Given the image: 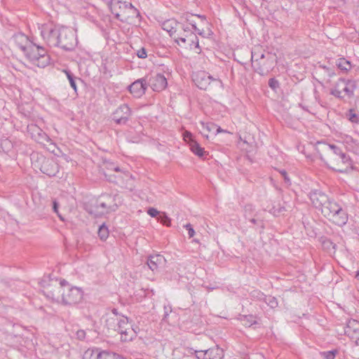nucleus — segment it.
Segmentation results:
<instances>
[{
	"label": "nucleus",
	"mask_w": 359,
	"mask_h": 359,
	"mask_svg": "<svg viewBox=\"0 0 359 359\" xmlns=\"http://www.w3.org/2000/svg\"><path fill=\"white\" fill-rule=\"evenodd\" d=\"M147 85L151 88L154 91L160 92L164 90L167 85V79L162 74H156L147 77Z\"/></svg>",
	"instance_id": "14"
},
{
	"label": "nucleus",
	"mask_w": 359,
	"mask_h": 359,
	"mask_svg": "<svg viewBox=\"0 0 359 359\" xmlns=\"http://www.w3.org/2000/svg\"><path fill=\"white\" fill-rule=\"evenodd\" d=\"M355 344L359 346V337L355 341Z\"/></svg>",
	"instance_id": "63"
},
{
	"label": "nucleus",
	"mask_w": 359,
	"mask_h": 359,
	"mask_svg": "<svg viewBox=\"0 0 359 359\" xmlns=\"http://www.w3.org/2000/svg\"><path fill=\"white\" fill-rule=\"evenodd\" d=\"M346 147L352 150H359V142L351 136H346L344 140Z\"/></svg>",
	"instance_id": "32"
},
{
	"label": "nucleus",
	"mask_w": 359,
	"mask_h": 359,
	"mask_svg": "<svg viewBox=\"0 0 359 359\" xmlns=\"http://www.w3.org/2000/svg\"><path fill=\"white\" fill-rule=\"evenodd\" d=\"M192 29L194 30V32H196L195 34H198L201 36H203L204 37V31L203 29H198L197 27H196V25L195 24H193L192 25Z\"/></svg>",
	"instance_id": "54"
},
{
	"label": "nucleus",
	"mask_w": 359,
	"mask_h": 359,
	"mask_svg": "<svg viewBox=\"0 0 359 359\" xmlns=\"http://www.w3.org/2000/svg\"><path fill=\"white\" fill-rule=\"evenodd\" d=\"M63 72L66 74L71 87L74 89V92H77V86L76 83V80L77 78L74 75V74L69 69H64Z\"/></svg>",
	"instance_id": "31"
},
{
	"label": "nucleus",
	"mask_w": 359,
	"mask_h": 359,
	"mask_svg": "<svg viewBox=\"0 0 359 359\" xmlns=\"http://www.w3.org/2000/svg\"><path fill=\"white\" fill-rule=\"evenodd\" d=\"M75 336L77 339L83 341L86 336V331L84 330H78L75 332Z\"/></svg>",
	"instance_id": "46"
},
{
	"label": "nucleus",
	"mask_w": 359,
	"mask_h": 359,
	"mask_svg": "<svg viewBox=\"0 0 359 359\" xmlns=\"http://www.w3.org/2000/svg\"><path fill=\"white\" fill-rule=\"evenodd\" d=\"M276 62V55L271 53H262L260 55L252 53V67L261 76L267 75L273 69Z\"/></svg>",
	"instance_id": "3"
},
{
	"label": "nucleus",
	"mask_w": 359,
	"mask_h": 359,
	"mask_svg": "<svg viewBox=\"0 0 359 359\" xmlns=\"http://www.w3.org/2000/svg\"><path fill=\"white\" fill-rule=\"evenodd\" d=\"M158 221L165 226H170L171 225V219L165 212L159 215Z\"/></svg>",
	"instance_id": "40"
},
{
	"label": "nucleus",
	"mask_w": 359,
	"mask_h": 359,
	"mask_svg": "<svg viewBox=\"0 0 359 359\" xmlns=\"http://www.w3.org/2000/svg\"><path fill=\"white\" fill-rule=\"evenodd\" d=\"M61 32V27L53 25H46L42 27L41 35L50 47H56L58 42L59 34Z\"/></svg>",
	"instance_id": "7"
},
{
	"label": "nucleus",
	"mask_w": 359,
	"mask_h": 359,
	"mask_svg": "<svg viewBox=\"0 0 359 359\" xmlns=\"http://www.w3.org/2000/svg\"><path fill=\"white\" fill-rule=\"evenodd\" d=\"M97 233L100 240L103 241L107 240L109 236V231L105 224H102L99 226Z\"/></svg>",
	"instance_id": "33"
},
{
	"label": "nucleus",
	"mask_w": 359,
	"mask_h": 359,
	"mask_svg": "<svg viewBox=\"0 0 359 359\" xmlns=\"http://www.w3.org/2000/svg\"><path fill=\"white\" fill-rule=\"evenodd\" d=\"M83 292L77 287H69L63 289L62 294V302L65 305H75L79 304L83 299Z\"/></svg>",
	"instance_id": "8"
},
{
	"label": "nucleus",
	"mask_w": 359,
	"mask_h": 359,
	"mask_svg": "<svg viewBox=\"0 0 359 359\" xmlns=\"http://www.w3.org/2000/svg\"><path fill=\"white\" fill-rule=\"evenodd\" d=\"M322 244L323 247L327 250H330L331 248L334 250L336 249L337 245L334 243L330 238L322 237Z\"/></svg>",
	"instance_id": "38"
},
{
	"label": "nucleus",
	"mask_w": 359,
	"mask_h": 359,
	"mask_svg": "<svg viewBox=\"0 0 359 359\" xmlns=\"http://www.w3.org/2000/svg\"><path fill=\"white\" fill-rule=\"evenodd\" d=\"M309 196L313 205L320 210L330 199L325 193L316 189L311 190L309 194Z\"/></svg>",
	"instance_id": "17"
},
{
	"label": "nucleus",
	"mask_w": 359,
	"mask_h": 359,
	"mask_svg": "<svg viewBox=\"0 0 359 359\" xmlns=\"http://www.w3.org/2000/svg\"><path fill=\"white\" fill-rule=\"evenodd\" d=\"M255 208L252 204H246L244 206V217L245 219H248L254 216Z\"/></svg>",
	"instance_id": "34"
},
{
	"label": "nucleus",
	"mask_w": 359,
	"mask_h": 359,
	"mask_svg": "<svg viewBox=\"0 0 359 359\" xmlns=\"http://www.w3.org/2000/svg\"><path fill=\"white\" fill-rule=\"evenodd\" d=\"M268 85L274 91L280 88V83L276 78H271L269 80Z\"/></svg>",
	"instance_id": "42"
},
{
	"label": "nucleus",
	"mask_w": 359,
	"mask_h": 359,
	"mask_svg": "<svg viewBox=\"0 0 359 359\" xmlns=\"http://www.w3.org/2000/svg\"><path fill=\"white\" fill-rule=\"evenodd\" d=\"M264 302L271 309H275L278 305L277 299L272 296H266V297H264Z\"/></svg>",
	"instance_id": "35"
},
{
	"label": "nucleus",
	"mask_w": 359,
	"mask_h": 359,
	"mask_svg": "<svg viewBox=\"0 0 359 359\" xmlns=\"http://www.w3.org/2000/svg\"><path fill=\"white\" fill-rule=\"evenodd\" d=\"M358 276H359V269L356 271L355 278H358Z\"/></svg>",
	"instance_id": "64"
},
{
	"label": "nucleus",
	"mask_w": 359,
	"mask_h": 359,
	"mask_svg": "<svg viewBox=\"0 0 359 359\" xmlns=\"http://www.w3.org/2000/svg\"><path fill=\"white\" fill-rule=\"evenodd\" d=\"M248 220L250 221V222H251L252 224H257L259 226H260V228L262 229H264V222L261 220H257L254 217H251L250 219H248Z\"/></svg>",
	"instance_id": "50"
},
{
	"label": "nucleus",
	"mask_w": 359,
	"mask_h": 359,
	"mask_svg": "<svg viewBox=\"0 0 359 359\" xmlns=\"http://www.w3.org/2000/svg\"><path fill=\"white\" fill-rule=\"evenodd\" d=\"M356 87L357 85L355 81L340 78L334 83L333 88L330 90V93L336 98L343 100L344 96L342 95V92H344L345 95H347L348 97L351 98L353 97Z\"/></svg>",
	"instance_id": "5"
},
{
	"label": "nucleus",
	"mask_w": 359,
	"mask_h": 359,
	"mask_svg": "<svg viewBox=\"0 0 359 359\" xmlns=\"http://www.w3.org/2000/svg\"><path fill=\"white\" fill-rule=\"evenodd\" d=\"M207 359H222L224 358V351L217 345L205 350Z\"/></svg>",
	"instance_id": "25"
},
{
	"label": "nucleus",
	"mask_w": 359,
	"mask_h": 359,
	"mask_svg": "<svg viewBox=\"0 0 359 359\" xmlns=\"http://www.w3.org/2000/svg\"><path fill=\"white\" fill-rule=\"evenodd\" d=\"M186 229L188 231V234L190 238H192L195 234V231L191 224H187L184 226Z\"/></svg>",
	"instance_id": "51"
},
{
	"label": "nucleus",
	"mask_w": 359,
	"mask_h": 359,
	"mask_svg": "<svg viewBox=\"0 0 359 359\" xmlns=\"http://www.w3.org/2000/svg\"><path fill=\"white\" fill-rule=\"evenodd\" d=\"M147 87V76H144L135 81L128 86V89L133 97L140 98L145 93Z\"/></svg>",
	"instance_id": "13"
},
{
	"label": "nucleus",
	"mask_w": 359,
	"mask_h": 359,
	"mask_svg": "<svg viewBox=\"0 0 359 359\" xmlns=\"http://www.w3.org/2000/svg\"><path fill=\"white\" fill-rule=\"evenodd\" d=\"M331 215L332 216H328L327 219L335 225L341 227L348 222V213L340 205L337 207V209H334Z\"/></svg>",
	"instance_id": "15"
},
{
	"label": "nucleus",
	"mask_w": 359,
	"mask_h": 359,
	"mask_svg": "<svg viewBox=\"0 0 359 359\" xmlns=\"http://www.w3.org/2000/svg\"><path fill=\"white\" fill-rule=\"evenodd\" d=\"M32 139L40 144H44L50 141L48 135L36 125L32 124L28 126Z\"/></svg>",
	"instance_id": "18"
},
{
	"label": "nucleus",
	"mask_w": 359,
	"mask_h": 359,
	"mask_svg": "<svg viewBox=\"0 0 359 359\" xmlns=\"http://www.w3.org/2000/svg\"><path fill=\"white\" fill-rule=\"evenodd\" d=\"M60 284L62 287L67 286V287H70L68 282L65 279L60 280Z\"/></svg>",
	"instance_id": "61"
},
{
	"label": "nucleus",
	"mask_w": 359,
	"mask_h": 359,
	"mask_svg": "<svg viewBox=\"0 0 359 359\" xmlns=\"http://www.w3.org/2000/svg\"><path fill=\"white\" fill-rule=\"evenodd\" d=\"M279 172L281 175V176L283 177L285 183L287 185H290L291 181H290V179L286 170H279Z\"/></svg>",
	"instance_id": "47"
},
{
	"label": "nucleus",
	"mask_w": 359,
	"mask_h": 359,
	"mask_svg": "<svg viewBox=\"0 0 359 359\" xmlns=\"http://www.w3.org/2000/svg\"><path fill=\"white\" fill-rule=\"evenodd\" d=\"M106 168L108 172L111 170L114 171L116 173L121 172V168L111 162L106 163Z\"/></svg>",
	"instance_id": "44"
},
{
	"label": "nucleus",
	"mask_w": 359,
	"mask_h": 359,
	"mask_svg": "<svg viewBox=\"0 0 359 359\" xmlns=\"http://www.w3.org/2000/svg\"><path fill=\"white\" fill-rule=\"evenodd\" d=\"M180 28L181 29L183 30L184 33H187V34H189L190 32H192L189 27L187 26V25H185L184 23L182 22H179V25L177 26V28Z\"/></svg>",
	"instance_id": "52"
},
{
	"label": "nucleus",
	"mask_w": 359,
	"mask_h": 359,
	"mask_svg": "<svg viewBox=\"0 0 359 359\" xmlns=\"http://www.w3.org/2000/svg\"><path fill=\"white\" fill-rule=\"evenodd\" d=\"M178 25L179 22L174 18H171L163 21L161 24V27L163 30L168 32L170 36L172 38L177 34Z\"/></svg>",
	"instance_id": "22"
},
{
	"label": "nucleus",
	"mask_w": 359,
	"mask_h": 359,
	"mask_svg": "<svg viewBox=\"0 0 359 359\" xmlns=\"http://www.w3.org/2000/svg\"><path fill=\"white\" fill-rule=\"evenodd\" d=\"M118 333L120 334L121 341L123 342L130 341L137 336L136 332L133 329L129 322L126 323L124 328H121Z\"/></svg>",
	"instance_id": "21"
},
{
	"label": "nucleus",
	"mask_w": 359,
	"mask_h": 359,
	"mask_svg": "<svg viewBox=\"0 0 359 359\" xmlns=\"http://www.w3.org/2000/svg\"><path fill=\"white\" fill-rule=\"evenodd\" d=\"M132 115V110L127 104L120 105L111 115L118 125H126Z\"/></svg>",
	"instance_id": "11"
},
{
	"label": "nucleus",
	"mask_w": 359,
	"mask_h": 359,
	"mask_svg": "<svg viewBox=\"0 0 359 359\" xmlns=\"http://www.w3.org/2000/svg\"><path fill=\"white\" fill-rule=\"evenodd\" d=\"M137 55L139 58L144 59L147 57V50L144 48H141L137 52Z\"/></svg>",
	"instance_id": "49"
},
{
	"label": "nucleus",
	"mask_w": 359,
	"mask_h": 359,
	"mask_svg": "<svg viewBox=\"0 0 359 359\" xmlns=\"http://www.w3.org/2000/svg\"><path fill=\"white\" fill-rule=\"evenodd\" d=\"M252 296L264 302V297H266V295L260 291H253Z\"/></svg>",
	"instance_id": "53"
},
{
	"label": "nucleus",
	"mask_w": 359,
	"mask_h": 359,
	"mask_svg": "<svg viewBox=\"0 0 359 359\" xmlns=\"http://www.w3.org/2000/svg\"><path fill=\"white\" fill-rule=\"evenodd\" d=\"M191 41H193V48L194 47L195 48L198 49V52H201V48L199 46V40H198V36H196V34H195V32H191Z\"/></svg>",
	"instance_id": "43"
},
{
	"label": "nucleus",
	"mask_w": 359,
	"mask_h": 359,
	"mask_svg": "<svg viewBox=\"0 0 359 359\" xmlns=\"http://www.w3.org/2000/svg\"><path fill=\"white\" fill-rule=\"evenodd\" d=\"M147 214L151 217H156L157 215H160V212L158 211L154 208H149L147 211Z\"/></svg>",
	"instance_id": "48"
},
{
	"label": "nucleus",
	"mask_w": 359,
	"mask_h": 359,
	"mask_svg": "<svg viewBox=\"0 0 359 359\" xmlns=\"http://www.w3.org/2000/svg\"><path fill=\"white\" fill-rule=\"evenodd\" d=\"M193 81L198 88L204 90H207L212 81L216 82L220 86H223L222 81L219 79L214 78L204 71L196 72L193 76Z\"/></svg>",
	"instance_id": "9"
},
{
	"label": "nucleus",
	"mask_w": 359,
	"mask_h": 359,
	"mask_svg": "<svg viewBox=\"0 0 359 359\" xmlns=\"http://www.w3.org/2000/svg\"><path fill=\"white\" fill-rule=\"evenodd\" d=\"M107 316H124L123 315H121V313H118V309H111V314H106Z\"/></svg>",
	"instance_id": "56"
},
{
	"label": "nucleus",
	"mask_w": 359,
	"mask_h": 359,
	"mask_svg": "<svg viewBox=\"0 0 359 359\" xmlns=\"http://www.w3.org/2000/svg\"><path fill=\"white\" fill-rule=\"evenodd\" d=\"M196 16H197L198 18H201L202 20L203 21H205L206 20V18L205 15H196Z\"/></svg>",
	"instance_id": "62"
},
{
	"label": "nucleus",
	"mask_w": 359,
	"mask_h": 359,
	"mask_svg": "<svg viewBox=\"0 0 359 359\" xmlns=\"http://www.w3.org/2000/svg\"><path fill=\"white\" fill-rule=\"evenodd\" d=\"M94 354H95V359H126L123 355H121L114 352H111L109 351H100L99 349H88L84 353V358L91 357Z\"/></svg>",
	"instance_id": "16"
},
{
	"label": "nucleus",
	"mask_w": 359,
	"mask_h": 359,
	"mask_svg": "<svg viewBox=\"0 0 359 359\" xmlns=\"http://www.w3.org/2000/svg\"><path fill=\"white\" fill-rule=\"evenodd\" d=\"M339 206V205L336 201L330 198L320 209V212L327 218L328 216H332L331 213Z\"/></svg>",
	"instance_id": "26"
},
{
	"label": "nucleus",
	"mask_w": 359,
	"mask_h": 359,
	"mask_svg": "<svg viewBox=\"0 0 359 359\" xmlns=\"http://www.w3.org/2000/svg\"><path fill=\"white\" fill-rule=\"evenodd\" d=\"M13 39L15 43L19 47V48L24 53L27 48L33 42L29 37L22 32H18L13 36Z\"/></svg>",
	"instance_id": "20"
},
{
	"label": "nucleus",
	"mask_w": 359,
	"mask_h": 359,
	"mask_svg": "<svg viewBox=\"0 0 359 359\" xmlns=\"http://www.w3.org/2000/svg\"><path fill=\"white\" fill-rule=\"evenodd\" d=\"M104 176L107 181L111 183H114L116 184H118L121 182V181L123 180V178L128 177L130 176V173L128 172H124L121 170V172L116 173L114 175L104 172Z\"/></svg>",
	"instance_id": "24"
},
{
	"label": "nucleus",
	"mask_w": 359,
	"mask_h": 359,
	"mask_svg": "<svg viewBox=\"0 0 359 359\" xmlns=\"http://www.w3.org/2000/svg\"><path fill=\"white\" fill-rule=\"evenodd\" d=\"M327 156L320 158L327 167L338 172H345L351 167V159L341 149L334 144H325Z\"/></svg>",
	"instance_id": "1"
},
{
	"label": "nucleus",
	"mask_w": 359,
	"mask_h": 359,
	"mask_svg": "<svg viewBox=\"0 0 359 359\" xmlns=\"http://www.w3.org/2000/svg\"><path fill=\"white\" fill-rule=\"evenodd\" d=\"M37 160L40 163L39 170L43 174L49 177H54L59 172V165L54 159L41 155L37 156Z\"/></svg>",
	"instance_id": "10"
},
{
	"label": "nucleus",
	"mask_w": 359,
	"mask_h": 359,
	"mask_svg": "<svg viewBox=\"0 0 359 359\" xmlns=\"http://www.w3.org/2000/svg\"><path fill=\"white\" fill-rule=\"evenodd\" d=\"M216 127H217L216 124L212 123H207L206 128L208 130L212 131V130H215Z\"/></svg>",
	"instance_id": "57"
},
{
	"label": "nucleus",
	"mask_w": 359,
	"mask_h": 359,
	"mask_svg": "<svg viewBox=\"0 0 359 359\" xmlns=\"http://www.w3.org/2000/svg\"><path fill=\"white\" fill-rule=\"evenodd\" d=\"M121 202L122 198L119 194L104 193L101 194L94 203L88 205L86 210L90 215H93L95 217H101L115 212Z\"/></svg>",
	"instance_id": "2"
},
{
	"label": "nucleus",
	"mask_w": 359,
	"mask_h": 359,
	"mask_svg": "<svg viewBox=\"0 0 359 359\" xmlns=\"http://www.w3.org/2000/svg\"><path fill=\"white\" fill-rule=\"evenodd\" d=\"M219 133H227V131L226 130L222 129L221 127L217 125V127L215 128V134H218Z\"/></svg>",
	"instance_id": "60"
},
{
	"label": "nucleus",
	"mask_w": 359,
	"mask_h": 359,
	"mask_svg": "<svg viewBox=\"0 0 359 359\" xmlns=\"http://www.w3.org/2000/svg\"><path fill=\"white\" fill-rule=\"evenodd\" d=\"M338 351L337 349H333L328 351H322L320 353V355L324 359H334Z\"/></svg>",
	"instance_id": "36"
},
{
	"label": "nucleus",
	"mask_w": 359,
	"mask_h": 359,
	"mask_svg": "<svg viewBox=\"0 0 359 359\" xmlns=\"http://www.w3.org/2000/svg\"><path fill=\"white\" fill-rule=\"evenodd\" d=\"M59 203L56 201H53V210L58 213Z\"/></svg>",
	"instance_id": "58"
},
{
	"label": "nucleus",
	"mask_w": 359,
	"mask_h": 359,
	"mask_svg": "<svg viewBox=\"0 0 359 359\" xmlns=\"http://www.w3.org/2000/svg\"><path fill=\"white\" fill-rule=\"evenodd\" d=\"M192 16H193V15H186L182 16L181 19H184L190 25L192 26L193 24L196 25V22L191 20V17H192Z\"/></svg>",
	"instance_id": "55"
},
{
	"label": "nucleus",
	"mask_w": 359,
	"mask_h": 359,
	"mask_svg": "<svg viewBox=\"0 0 359 359\" xmlns=\"http://www.w3.org/2000/svg\"><path fill=\"white\" fill-rule=\"evenodd\" d=\"M175 42L178 45L183 46L184 48H193V41H191V32L188 34H185V37L180 36L179 34H176L172 38Z\"/></svg>",
	"instance_id": "23"
},
{
	"label": "nucleus",
	"mask_w": 359,
	"mask_h": 359,
	"mask_svg": "<svg viewBox=\"0 0 359 359\" xmlns=\"http://www.w3.org/2000/svg\"><path fill=\"white\" fill-rule=\"evenodd\" d=\"M285 209L284 207H279L278 208L273 207L270 210V213L273 215L274 216H278L280 214H281L283 211H285Z\"/></svg>",
	"instance_id": "45"
},
{
	"label": "nucleus",
	"mask_w": 359,
	"mask_h": 359,
	"mask_svg": "<svg viewBox=\"0 0 359 359\" xmlns=\"http://www.w3.org/2000/svg\"><path fill=\"white\" fill-rule=\"evenodd\" d=\"M318 69L324 70L325 73L327 74V76L329 78H331V77H332V76L336 75L335 72H334V70L333 69L330 68V67H327L325 65H320L319 67H318Z\"/></svg>",
	"instance_id": "41"
},
{
	"label": "nucleus",
	"mask_w": 359,
	"mask_h": 359,
	"mask_svg": "<svg viewBox=\"0 0 359 359\" xmlns=\"http://www.w3.org/2000/svg\"><path fill=\"white\" fill-rule=\"evenodd\" d=\"M189 353L194 354L197 359H207V355L205 350L204 351H196L193 348H189Z\"/></svg>",
	"instance_id": "39"
},
{
	"label": "nucleus",
	"mask_w": 359,
	"mask_h": 359,
	"mask_svg": "<svg viewBox=\"0 0 359 359\" xmlns=\"http://www.w3.org/2000/svg\"><path fill=\"white\" fill-rule=\"evenodd\" d=\"M59 36L56 47L66 51H71L75 48L77 44V39L75 33L71 29L61 27V32Z\"/></svg>",
	"instance_id": "6"
},
{
	"label": "nucleus",
	"mask_w": 359,
	"mask_h": 359,
	"mask_svg": "<svg viewBox=\"0 0 359 359\" xmlns=\"http://www.w3.org/2000/svg\"><path fill=\"white\" fill-rule=\"evenodd\" d=\"M25 57L34 65L44 68L50 62V57L46 49L32 42L24 53Z\"/></svg>",
	"instance_id": "4"
},
{
	"label": "nucleus",
	"mask_w": 359,
	"mask_h": 359,
	"mask_svg": "<svg viewBox=\"0 0 359 359\" xmlns=\"http://www.w3.org/2000/svg\"><path fill=\"white\" fill-rule=\"evenodd\" d=\"M189 146L191 151L198 157L202 158L204 156L208 154V153L205 151L204 148L201 147L200 144L195 140H191Z\"/></svg>",
	"instance_id": "27"
},
{
	"label": "nucleus",
	"mask_w": 359,
	"mask_h": 359,
	"mask_svg": "<svg viewBox=\"0 0 359 359\" xmlns=\"http://www.w3.org/2000/svg\"><path fill=\"white\" fill-rule=\"evenodd\" d=\"M335 64L337 68L344 73L348 72V71H349L352 67L351 62L344 57L337 59Z\"/></svg>",
	"instance_id": "29"
},
{
	"label": "nucleus",
	"mask_w": 359,
	"mask_h": 359,
	"mask_svg": "<svg viewBox=\"0 0 359 359\" xmlns=\"http://www.w3.org/2000/svg\"><path fill=\"white\" fill-rule=\"evenodd\" d=\"M128 323V318L126 316H107L104 326L109 331L118 332L121 328H124Z\"/></svg>",
	"instance_id": "12"
},
{
	"label": "nucleus",
	"mask_w": 359,
	"mask_h": 359,
	"mask_svg": "<svg viewBox=\"0 0 359 359\" xmlns=\"http://www.w3.org/2000/svg\"><path fill=\"white\" fill-rule=\"evenodd\" d=\"M112 14L114 15V17L116 20L121 21V22H123V20H122L121 18V15L119 14V13L118 11H114V12H111Z\"/></svg>",
	"instance_id": "59"
},
{
	"label": "nucleus",
	"mask_w": 359,
	"mask_h": 359,
	"mask_svg": "<svg viewBox=\"0 0 359 359\" xmlns=\"http://www.w3.org/2000/svg\"><path fill=\"white\" fill-rule=\"evenodd\" d=\"M122 6L127 8L128 4L120 0H110L108 3V7L111 12L118 11Z\"/></svg>",
	"instance_id": "30"
},
{
	"label": "nucleus",
	"mask_w": 359,
	"mask_h": 359,
	"mask_svg": "<svg viewBox=\"0 0 359 359\" xmlns=\"http://www.w3.org/2000/svg\"><path fill=\"white\" fill-rule=\"evenodd\" d=\"M238 319L241 320L245 326L250 327L253 325L257 324V321L256 320V316L250 314V315H243L239 314Z\"/></svg>",
	"instance_id": "28"
},
{
	"label": "nucleus",
	"mask_w": 359,
	"mask_h": 359,
	"mask_svg": "<svg viewBox=\"0 0 359 359\" xmlns=\"http://www.w3.org/2000/svg\"><path fill=\"white\" fill-rule=\"evenodd\" d=\"M346 116L348 117V120L352 123H359V116L355 113L354 109H349L348 113L346 114Z\"/></svg>",
	"instance_id": "37"
},
{
	"label": "nucleus",
	"mask_w": 359,
	"mask_h": 359,
	"mask_svg": "<svg viewBox=\"0 0 359 359\" xmlns=\"http://www.w3.org/2000/svg\"><path fill=\"white\" fill-rule=\"evenodd\" d=\"M165 262L166 260L163 255L156 254L148 257L147 264L152 271H158L159 268L163 267Z\"/></svg>",
	"instance_id": "19"
}]
</instances>
